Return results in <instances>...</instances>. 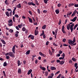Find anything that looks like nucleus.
Masks as SVG:
<instances>
[{
    "instance_id": "f257e3e1",
    "label": "nucleus",
    "mask_w": 78,
    "mask_h": 78,
    "mask_svg": "<svg viewBox=\"0 0 78 78\" xmlns=\"http://www.w3.org/2000/svg\"><path fill=\"white\" fill-rule=\"evenodd\" d=\"M8 11H6L5 12V15L7 17H9L10 16L11 17L12 16V10L10 9H7Z\"/></svg>"
},
{
    "instance_id": "f03ea898",
    "label": "nucleus",
    "mask_w": 78,
    "mask_h": 78,
    "mask_svg": "<svg viewBox=\"0 0 78 78\" xmlns=\"http://www.w3.org/2000/svg\"><path fill=\"white\" fill-rule=\"evenodd\" d=\"M38 30V27H36V29L35 30V31H34L35 36H37V34H38L39 32L37 30Z\"/></svg>"
},
{
    "instance_id": "7ed1b4c3",
    "label": "nucleus",
    "mask_w": 78,
    "mask_h": 78,
    "mask_svg": "<svg viewBox=\"0 0 78 78\" xmlns=\"http://www.w3.org/2000/svg\"><path fill=\"white\" fill-rule=\"evenodd\" d=\"M30 39L32 40H34V36L33 35L30 34L28 37V38H30Z\"/></svg>"
},
{
    "instance_id": "20e7f679",
    "label": "nucleus",
    "mask_w": 78,
    "mask_h": 78,
    "mask_svg": "<svg viewBox=\"0 0 78 78\" xmlns=\"http://www.w3.org/2000/svg\"><path fill=\"white\" fill-rule=\"evenodd\" d=\"M9 55L12 58H15V55L14 54H13V52H9Z\"/></svg>"
},
{
    "instance_id": "39448f33",
    "label": "nucleus",
    "mask_w": 78,
    "mask_h": 78,
    "mask_svg": "<svg viewBox=\"0 0 78 78\" xmlns=\"http://www.w3.org/2000/svg\"><path fill=\"white\" fill-rule=\"evenodd\" d=\"M69 42L71 43H72V42L73 43H75V42H76V40H75V37H73V41H72L70 40H69Z\"/></svg>"
},
{
    "instance_id": "423d86ee",
    "label": "nucleus",
    "mask_w": 78,
    "mask_h": 78,
    "mask_svg": "<svg viewBox=\"0 0 78 78\" xmlns=\"http://www.w3.org/2000/svg\"><path fill=\"white\" fill-rule=\"evenodd\" d=\"M39 54L41 55V56H42L43 57H46V55L45 54H44L42 53L41 52H39Z\"/></svg>"
},
{
    "instance_id": "0eeeda50",
    "label": "nucleus",
    "mask_w": 78,
    "mask_h": 78,
    "mask_svg": "<svg viewBox=\"0 0 78 78\" xmlns=\"http://www.w3.org/2000/svg\"><path fill=\"white\" fill-rule=\"evenodd\" d=\"M76 19H77V17L76 16L75 17H74L73 19H71L70 20L71 21H72V22H75V21H76Z\"/></svg>"
},
{
    "instance_id": "6e6552de",
    "label": "nucleus",
    "mask_w": 78,
    "mask_h": 78,
    "mask_svg": "<svg viewBox=\"0 0 78 78\" xmlns=\"http://www.w3.org/2000/svg\"><path fill=\"white\" fill-rule=\"evenodd\" d=\"M69 12H68L67 14V17H69L70 15H71V14H72V12H71L69 13Z\"/></svg>"
},
{
    "instance_id": "1a4fd4ad",
    "label": "nucleus",
    "mask_w": 78,
    "mask_h": 78,
    "mask_svg": "<svg viewBox=\"0 0 78 78\" xmlns=\"http://www.w3.org/2000/svg\"><path fill=\"white\" fill-rule=\"evenodd\" d=\"M16 7L17 8H21V7H22L21 4L20 3L18 5H16Z\"/></svg>"
},
{
    "instance_id": "9d476101",
    "label": "nucleus",
    "mask_w": 78,
    "mask_h": 78,
    "mask_svg": "<svg viewBox=\"0 0 78 78\" xmlns=\"http://www.w3.org/2000/svg\"><path fill=\"white\" fill-rule=\"evenodd\" d=\"M40 68L41 69H42L43 70H44V71H45V68L44 67H42V66H40Z\"/></svg>"
},
{
    "instance_id": "9b49d317",
    "label": "nucleus",
    "mask_w": 78,
    "mask_h": 78,
    "mask_svg": "<svg viewBox=\"0 0 78 78\" xmlns=\"http://www.w3.org/2000/svg\"><path fill=\"white\" fill-rule=\"evenodd\" d=\"M51 69L52 70H56V68L54 66L51 67Z\"/></svg>"
},
{
    "instance_id": "f8f14e48",
    "label": "nucleus",
    "mask_w": 78,
    "mask_h": 78,
    "mask_svg": "<svg viewBox=\"0 0 78 78\" xmlns=\"http://www.w3.org/2000/svg\"><path fill=\"white\" fill-rule=\"evenodd\" d=\"M32 71H33V70H32L31 69H30L27 73V74L28 75H30V74L31 72H32Z\"/></svg>"
},
{
    "instance_id": "ddd939ff",
    "label": "nucleus",
    "mask_w": 78,
    "mask_h": 78,
    "mask_svg": "<svg viewBox=\"0 0 78 78\" xmlns=\"http://www.w3.org/2000/svg\"><path fill=\"white\" fill-rule=\"evenodd\" d=\"M64 61L62 60L60 62L59 64H61V65H63V64H64Z\"/></svg>"
},
{
    "instance_id": "4468645a",
    "label": "nucleus",
    "mask_w": 78,
    "mask_h": 78,
    "mask_svg": "<svg viewBox=\"0 0 78 78\" xmlns=\"http://www.w3.org/2000/svg\"><path fill=\"white\" fill-rule=\"evenodd\" d=\"M55 12L57 14H58L59 13V9H57L55 10Z\"/></svg>"
},
{
    "instance_id": "2eb2a0df",
    "label": "nucleus",
    "mask_w": 78,
    "mask_h": 78,
    "mask_svg": "<svg viewBox=\"0 0 78 78\" xmlns=\"http://www.w3.org/2000/svg\"><path fill=\"white\" fill-rule=\"evenodd\" d=\"M70 24H68L67 26L66 27V28L67 30H70Z\"/></svg>"
},
{
    "instance_id": "dca6fc26",
    "label": "nucleus",
    "mask_w": 78,
    "mask_h": 78,
    "mask_svg": "<svg viewBox=\"0 0 78 78\" xmlns=\"http://www.w3.org/2000/svg\"><path fill=\"white\" fill-rule=\"evenodd\" d=\"M46 27H47V25H44L42 27V29L43 30H45L46 28Z\"/></svg>"
},
{
    "instance_id": "f3484780",
    "label": "nucleus",
    "mask_w": 78,
    "mask_h": 78,
    "mask_svg": "<svg viewBox=\"0 0 78 78\" xmlns=\"http://www.w3.org/2000/svg\"><path fill=\"white\" fill-rule=\"evenodd\" d=\"M1 41L2 43L3 44H6V42L3 40H1Z\"/></svg>"
},
{
    "instance_id": "a211bd4d",
    "label": "nucleus",
    "mask_w": 78,
    "mask_h": 78,
    "mask_svg": "<svg viewBox=\"0 0 78 78\" xmlns=\"http://www.w3.org/2000/svg\"><path fill=\"white\" fill-rule=\"evenodd\" d=\"M30 50H29L26 52V55H29V54H30Z\"/></svg>"
},
{
    "instance_id": "6ab92c4d",
    "label": "nucleus",
    "mask_w": 78,
    "mask_h": 78,
    "mask_svg": "<svg viewBox=\"0 0 78 78\" xmlns=\"http://www.w3.org/2000/svg\"><path fill=\"white\" fill-rule=\"evenodd\" d=\"M22 73V71L21 70V69H19L18 70V73Z\"/></svg>"
},
{
    "instance_id": "aec40b11",
    "label": "nucleus",
    "mask_w": 78,
    "mask_h": 78,
    "mask_svg": "<svg viewBox=\"0 0 78 78\" xmlns=\"http://www.w3.org/2000/svg\"><path fill=\"white\" fill-rule=\"evenodd\" d=\"M35 4H36L37 6L38 5H39V4L38 3V2H37V0H35Z\"/></svg>"
},
{
    "instance_id": "412c9836",
    "label": "nucleus",
    "mask_w": 78,
    "mask_h": 78,
    "mask_svg": "<svg viewBox=\"0 0 78 78\" xmlns=\"http://www.w3.org/2000/svg\"><path fill=\"white\" fill-rule=\"evenodd\" d=\"M29 19L30 23H32V22H33V20H32V19L31 18H29Z\"/></svg>"
},
{
    "instance_id": "4be33fe9",
    "label": "nucleus",
    "mask_w": 78,
    "mask_h": 78,
    "mask_svg": "<svg viewBox=\"0 0 78 78\" xmlns=\"http://www.w3.org/2000/svg\"><path fill=\"white\" fill-rule=\"evenodd\" d=\"M3 73L4 76V77H6V73H5V71H3Z\"/></svg>"
},
{
    "instance_id": "5701e85b",
    "label": "nucleus",
    "mask_w": 78,
    "mask_h": 78,
    "mask_svg": "<svg viewBox=\"0 0 78 78\" xmlns=\"http://www.w3.org/2000/svg\"><path fill=\"white\" fill-rule=\"evenodd\" d=\"M78 24H76L74 27V30H75V29H76V27H78Z\"/></svg>"
},
{
    "instance_id": "b1692460",
    "label": "nucleus",
    "mask_w": 78,
    "mask_h": 78,
    "mask_svg": "<svg viewBox=\"0 0 78 78\" xmlns=\"http://www.w3.org/2000/svg\"><path fill=\"white\" fill-rule=\"evenodd\" d=\"M18 63V66H19L20 65V60H18L17 61Z\"/></svg>"
},
{
    "instance_id": "393cba45",
    "label": "nucleus",
    "mask_w": 78,
    "mask_h": 78,
    "mask_svg": "<svg viewBox=\"0 0 78 78\" xmlns=\"http://www.w3.org/2000/svg\"><path fill=\"white\" fill-rule=\"evenodd\" d=\"M8 23H13L12 20H9L8 21Z\"/></svg>"
},
{
    "instance_id": "a878e982",
    "label": "nucleus",
    "mask_w": 78,
    "mask_h": 78,
    "mask_svg": "<svg viewBox=\"0 0 78 78\" xmlns=\"http://www.w3.org/2000/svg\"><path fill=\"white\" fill-rule=\"evenodd\" d=\"M7 66V63L6 62H4L3 64V66L5 67Z\"/></svg>"
},
{
    "instance_id": "bb28decb",
    "label": "nucleus",
    "mask_w": 78,
    "mask_h": 78,
    "mask_svg": "<svg viewBox=\"0 0 78 78\" xmlns=\"http://www.w3.org/2000/svg\"><path fill=\"white\" fill-rule=\"evenodd\" d=\"M68 43L69 44V45H71V46H73V42L71 43L70 42V41H69V42H68Z\"/></svg>"
},
{
    "instance_id": "cd10ccee",
    "label": "nucleus",
    "mask_w": 78,
    "mask_h": 78,
    "mask_svg": "<svg viewBox=\"0 0 78 78\" xmlns=\"http://www.w3.org/2000/svg\"><path fill=\"white\" fill-rule=\"evenodd\" d=\"M74 28L73 27H70V30H71V33L73 32V30Z\"/></svg>"
},
{
    "instance_id": "c85d7f7f",
    "label": "nucleus",
    "mask_w": 78,
    "mask_h": 78,
    "mask_svg": "<svg viewBox=\"0 0 78 78\" xmlns=\"http://www.w3.org/2000/svg\"><path fill=\"white\" fill-rule=\"evenodd\" d=\"M45 72V75L47 76L48 75V71H46Z\"/></svg>"
},
{
    "instance_id": "c756f323",
    "label": "nucleus",
    "mask_w": 78,
    "mask_h": 78,
    "mask_svg": "<svg viewBox=\"0 0 78 78\" xmlns=\"http://www.w3.org/2000/svg\"><path fill=\"white\" fill-rule=\"evenodd\" d=\"M13 31H14V30L12 29H10L9 30V32L10 33H13Z\"/></svg>"
},
{
    "instance_id": "7c9ffc66",
    "label": "nucleus",
    "mask_w": 78,
    "mask_h": 78,
    "mask_svg": "<svg viewBox=\"0 0 78 78\" xmlns=\"http://www.w3.org/2000/svg\"><path fill=\"white\" fill-rule=\"evenodd\" d=\"M42 33H41V36H42L43 35H44V30H43L42 31Z\"/></svg>"
},
{
    "instance_id": "2f4dec72",
    "label": "nucleus",
    "mask_w": 78,
    "mask_h": 78,
    "mask_svg": "<svg viewBox=\"0 0 78 78\" xmlns=\"http://www.w3.org/2000/svg\"><path fill=\"white\" fill-rule=\"evenodd\" d=\"M49 53L50 54V55L51 56L52 55V52H51V51L50 50V49H49Z\"/></svg>"
},
{
    "instance_id": "473e14b6",
    "label": "nucleus",
    "mask_w": 78,
    "mask_h": 78,
    "mask_svg": "<svg viewBox=\"0 0 78 78\" xmlns=\"http://www.w3.org/2000/svg\"><path fill=\"white\" fill-rule=\"evenodd\" d=\"M51 48L52 51V53H54V52L55 51V49H53V48H52V47H51Z\"/></svg>"
},
{
    "instance_id": "72a5a7b5",
    "label": "nucleus",
    "mask_w": 78,
    "mask_h": 78,
    "mask_svg": "<svg viewBox=\"0 0 78 78\" xmlns=\"http://www.w3.org/2000/svg\"><path fill=\"white\" fill-rule=\"evenodd\" d=\"M74 26H75V24H73L70 25V27L73 28Z\"/></svg>"
},
{
    "instance_id": "f704fd0d",
    "label": "nucleus",
    "mask_w": 78,
    "mask_h": 78,
    "mask_svg": "<svg viewBox=\"0 0 78 78\" xmlns=\"http://www.w3.org/2000/svg\"><path fill=\"white\" fill-rule=\"evenodd\" d=\"M22 31H26V28H25L24 27H23V28Z\"/></svg>"
},
{
    "instance_id": "c9c22d12",
    "label": "nucleus",
    "mask_w": 78,
    "mask_h": 78,
    "mask_svg": "<svg viewBox=\"0 0 78 78\" xmlns=\"http://www.w3.org/2000/svg\"><path fill=\"white\" fill-rule=\"evenodd\" d=\"M72 60L73 61H76V59H75V58L73 57L72 58Z\"/></svg>"
},
{
    "instance_id": "e433bc0d",
    "label": "nucleus",
    "mask_w": 78,
    "mask_h": 78,
    "mask_svg": "<svg viewBox=\"0 0 78 78\" xmlns=\"http://www.w3.org/2000/svg\"><path fill=\"white\" fill-rule=\"evenodd\" d=\"M5 3L6 5H8V1L7 0H6L5 1Z\"/></svg>"
},
{
    "instance_id": "4c0bfd02",
    "label": "nucleus",
    "mask_w": 78,
    "mask_h": 78,
    "mask_svg": "<svg viewBox=\"0 0 78 78\" xmlns=\"http://www.w3.org/2000/svg\"><path fill=\"white\" fill-rule=\"evenodd\" d=\"M12 23H11L8 24V25L9 26V27H11V26H12Z\"/></svg>"
},
{
    "instance_id": "58836bf2",
    "label": "nucleus",
    "mask_w": 78,
    "mask_h": 78,
    "mask_svg": "<svg viewBox=\"0 0 78 78\" xmlns=\"http://www.w3.org/2000/svg\"><path fill=\"white\" fill-rule=\"evenodd\" d=\"M58 29H57L55 30V34H57V33H58Z\"/></svg>"
},
{
    "instance_id": "ea45409f",
    "label": "nucleus",
    "mask_w": 78,
    "mask_h": 78,
    "mask_svg": "<svg viewBox=\"0 0 78 78\" xmlns=\"http://www.w3.org/2000/svg\"><path fill=\"white\" fill-rule=\"evenodd\" d=\"M66 39L64 38L62 40V42H66Z\"/></svg>"
},
{
    "instance_id": "a19ab883",
    "label": "nucleus",
    "mask_w": 78,
    "mask_h": 78,
    "mask_svg": "<svg viewBox=\"0 0 78 78\" xmlns=\"http://www.w3.org/2000/svg\"><path fill=\"white\" fill-rule=\"evenodd\" d=\"M9 55H8L6 57V58L7 59H9Z\"/></svg>"
},
{
    "instance_id": "79ce46f5",
    "label": "nucleus",
    "mask_w": 78,
    "mask_h": 78,
    "mask_svg": "<svg viewBox=\"0 0 78 78\" xmlns=\"http://www.w3.org/2000/svg\"><path fill=\"white\" fill-rule=\"evenodd\" d=\"M77 66H78V63H75L74 64L75 67H76Z\"/></svg>"
},
{
    "instance_id": "37998d69",
    "label": "nucleus",
    "mask_w": 78,
    "mask_h": 78,
    "mask_svg": "<svg viewBox=\"0 0 78 78\" xmlns=\"http://www.w3.org/2000/svg\"><path fill=\"white\" fill-rule=\"evenodd\" d=\"M60 73V71H58L55 74V75H57V74H59Z\"/></svg>"
},
{
    "instance_id": "c03bdc74",
    "label": "nucleus",
    "mask_w": 78,
    "mask_h": 78,
    "mask_svg": "<svg viewBox=\"0 0 78 78\" xmlns=\"http://www.w3.org/2000/svg\"><path fill=\"white\" fill-rule=\"evenodd\" d=\"M43 12H44V13H47V10H44Z\"/></svg>"
},
{
    "instance_id": "a18cd8bd",
    "label": "nucleus",
    "mask_w": 78,
    "mask_h": 78,
    "mask_svg": "<svg viewBox=\"0 0 78 78\" xmlns=\"http://www.w3.org/2000/svg\"><path fill=\"white\" fill-rule=\"evenodd\" d=\"M32 2H29L28 3V5H32Z\"/></svg>"
},
{
    "instance_id": "49530a36",
    "label": "nucleus",
    "mask_w": 78,
    "mask_h": 78,
    "mask_svg": "<svg viewBox=\"0 0 78 78\" xmlns=\"http://www.w3.org/2000/svg\"><path fill=\"white\" fill-rule=\"evenodd\" d=\"M43 1L45 4H47L48 2L47 0H43Z\"/></svg>"
},
{
    "instance_id": "de8ad7c7",
    "label": "nucleus",
    "mask_w": 78,
    "mask_h": 78,
    "mask_svg": "<svg viewBox=\"0 0 78 78\" xmlns=\"http://www.w3.org/2000/svg\"><path fill=\"white\" fill-rule=\"evenodd\" d=\"M64 29H65V27H64V26L63 25L62 28V30H64Z\"/></svg>"
},
{
    "instance_id": "09e8293b",
    "label": "nucleus",
    "mask_w": 78,
    "mask_h": 78,
    "mask_svg": "<svg viewBox=\"0 0 78 78\" xmlns=\"http://www.w3.org/2000/svg\"><path fill=\"white\" fill-rule=\"evenodd\" d=\"M15 16L16 17H17V18H19V15H15Z\"/></svg>"
},
{
    "instance_id": "8fccbe9b",
    "label": "nucleus",
    "mask_w": 78,
    "mask_h": 78,
    "mask_svg": "<svg viewBox=\"0 0 78 78\" xmlns=\"http://www.w3.org/2000/svg\"><path fill=\"white\" fill-rule=\"evenodd\" d=\"M15 36L16 37H18V36H19V34L16 33L15 34Z\"/></svg>"
},
{
    "instance_id": "3c124183",
    "label": "nucleus",
    "mask_w": 78,
    "mask_h": 78,
    "mask_svg": "<svg viewBox=\"0 0 78 78\" xmlns=\"http://www.w3.org/2000/svg\"><path fill=\"white\" fill-rule=\"evenodd\" d=\"M53 44L54 45V46H55V47H58V45L56 44V43H53Z\"/></svg>"
},
{
    "instance_id": "603ef678",
    "label": "nucleus",
    "mask_w": 78,
    "mask_h": 78,
    "mask_svg": "<svg viewBox=\"0 0 78 78\" xmlns=\"http://www.w3.org/2000/svg\"><path fill=\"white\" fill-rule=\"evenodd\" d=\"M37 10V12H38V13H39V14H40L41 12H40V10L39 9H38Z\"/></svg>"
},
{
    "instance_id": "864d4df0",
    "label": "nucleus",
    "mask_w": 78,
    "mask_h": 78,
    "mask_svg": "<svg viewBox=\"0 0 78 78\" xmlns=\"http://www.w3.org/2000/svg\"><path fill=\"white\" fill-rule=\"evenodd\" d=\"M62 57H63V58H65V53H63V55H62Z\"/></svg>"
},
{
    "instance_id": "5fc2aeb1",
    "label": "nucleus",
    "mask_w": 78,
    "mask_h": 78,
    "mask_svg": "<svg viewBox=\"0 0 78 78\" xmlns=\"http://www.w3.org/2000/svg\"><path fill=\"white\" fill-rule=\"evenodd\" d=\"M56 62L57 63H58L59 62V63H60V61L58 59L56 60Z\"/></svg>"
},
{
    "instance_id": "6e6d98bb",
    "label": "nucleus",
    "mask_w": 78,
    "mask_h": 78,
    "mask_svg": "<svg viewBox=\"0 0 78 78\" xmlns=\"http://www.w3.org/2000/svg\"><path fill=\"white\" fill-rule=\"evenodd\" d=\"M61 23V20H60L59 22H58V25H60Z\"/></svg>"
},
{
    "instance_id": "4d7b16f0",
    "label": "nucleus",
    "mask_w": 78,
    "mask_h": 78,
    "mask_svg": "<svg viewBox=\"0 0 78 78\" xmlns=\"http://www.w3.org/2000/svg\"><path fill=\"white\" fill-rule=\"evenodd\" d=\"M76 10H75V11L73 12V14L75 15L76 14Z\"/></svg>"
},
{
    "instance_id": "13d9d810",
    "label": "nucleus",
    "mask_w": 78,
    "mask_h": 78,
    "mask_svg": "<svg viewBox=\"0 0 78 78\" xmlns=\"http://www.w3.org/2000/svg\"><path fill=\"white\" fill-rule=\"evenodd\" d=\"M37 62H38V60H37V59H36L35 61V64H37Z\"/></svg>"
},
{
    "instance_id": "bf43d9fd",
    "label": "nucleus",
    "mask_w": 78,
    "mask_h": 78,
    "mask_svg": "<svg viewBox=\"0 0 78 78\" xmlns=\"http://www.w3.org/2000/svg\"><path fill=\"white\" fill-rule=\"evenodd\" d=\"M57 6H58V7H60V6H61V4H60V3H59L57 5Z\"/></svg>"
},
{
    "instance_id": "052dcab7",
    "label": "nucleus",
    "mask_w": 78,
    "mask_h": 78,
    "mask_svg": "<svg viewBox=\"0 0 78 78\" xmlns=\"http://www.w3.org/2000/svg\"><path fill=\"white\" fill-rule=\"evenodd\" d=\"M48 44H49V41H47L46 43V45H48Z\"/></svg>"
},
{
    "instance_id": "680f3d73",
    "label": "nucleus",
    "mask_w": 78,
    "mask_h": 78,
    "mask_svg": "<svg viewBox=\"0 0 78 78\" xmlns=\"http://www.w3.org/2000/svg\"><path fill=\"white\" fill-rule=\"evenodd\" d=\"M17 0H13V1L12 2V4H13L14 3H15V2Z\"/></svg>"
},
{
    "instance_id": "e2e57ef3",
    "label": "nucleus",
    "mask_w": 78,
    "mask_h": 78,
    "mask_svg": "<svg viewBox=\"0 0 78 78\" xmlns=\"http://www.w3.org/2000/svg\"><path fill=\"white\" fill-rule=\"evenodd\" d=\"M62 51H59V53L60 54H62Z\"/></svg>"
},
{
    "instance_id": "0e129e2a",
    "label": "nucleus",
    "mask_w": 78,
    "mask_h": 78,
    "mask_svg": "<svg viewBox=\"0 0 78 78\" xmlns=\"http://www.w3.org/2000/svg\"><path fill=\"white\" fill-rule=\"evenodd\" d=\"M23 62L24 64H26L27 62H26V61H25V60H23Z\"/></svg>"
},
{
    "instance_id": "69168bd1",
    "label": "nucleus",
    "mask_w": 78,
    "mask_h": 78,
    "mask_svg": "<svg viewBox=\"0 0 78 78\" xmlns=\"http://www.w3.org/2000/svg\"><path fill=\"white\" fill-rule=\"evenodd\" d=\"M74 7H78V4H75L74 5Z\"/></svg>"
},
{
    "instance_id": "338daca9",
    "label": "nucleus",
    "mask_w": 78,
    "mask_h": 78,
    "mask_svg": "<svg viewBox=\"0 0 78 78\" xmlns=\"http://www.w3.org/2000/svg\"><path fill=\"white\" fill-rule=\"evenodd\" d=\"M64 57H60L59 58V59H60V60H61V59H64Z\"/></svg>"
},
{
    "instance_id": "774afa93",
    "label": "nucleus",
    "mask_w": 78,
    "mask_h": 78,
    "mask_svg": "<svg viewBox=\"0 0 78 78\" xmlns=\"http://www.w3.org/2000/svg\"><path fill=\"white\" fill-rule=\"evenodd\" d=\"M51 76H52L53 77V76H54V74L53 73H52L51 74Z\"/></svg>"
}]
</instances>
